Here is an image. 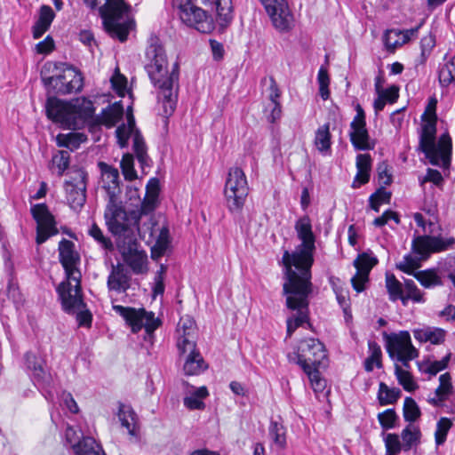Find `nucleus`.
Segmentation results:
<instances>
[{
  "label": "nucleus",
  "mask_w": 455,
  "mask_h": 455,
  "mask_svg": "<svg viewBox=\"0 0 455 455\" xmlns=\"http://www.w3.org/2000/svg\"><path fill=\"white\" fill-rule=\"evenodd\" d=\"M298 238L301 241L292 253L285 251L282 262L284 266V290L289 289L306 295L311 286V267L314 262L315 235L308 216L299 219L295 224Z\"/></svg>",
  "instance_id": "f257e3e1"
},
{
  "label": "nucleus",
  "mask_w": 455,
  "mask_h": 455,
  "mask_svg": "<svg viewBox=\"0 0 455 455\" xmlns=\"http://www.w3.org/2000/svg\"><path fill=\"white\" fill-rule=\"evenodd\" d=\"M148 63L146 71L151 83L157 90V104L162 109L161 115L168 118L176 108L179 93V65L174 63L172 71L168 69V61L163 46L157 39L147 48Z\"/></svg>",
  "instance_id": "f03ea898"
},
{
  "label": "nucleus",
  "mask_w": 455,
  "mask_h": 455,
  "mask_svg": "<svg viewBox=\"0 0 455 455\" xmlns=\"http://www.w3.org/2000/svg\"><path fill=\"white\" fill-rule=\"evenodd\" d=\"M436 105L435 98H430L421 116L419 149L424 153L432 165L448 168L451 164L452 144L449 133H443L436 142Z\"/></svg>",
  "instance_id": "7ed1b4c3"
},
{
  "label": "nucleus",
  "mask_w": 455,
  "mask_h": 455,
  "mask_svg": "<svg viewBox=\"0 0 455 455\" xmlns=\"http://www.w3.org/2000/svg\"><path fill=\"white\" fill-rule=\"evenodd\" d=\"M176 2L182 22L201 33H211L215 26L212 18L198 7V4L215 7L217 22L221 28H225L232 20L231 0H176Z\"/></svg>",
  "instance_id": "20e7f679"
},
{
  "label": "nucleus",
  "mask_w": 455,
  "mask_h": 455,
  "mask_svg": "<svg viewBox=\"0 0 455 455\" xmlns=\"http://www.w3.org/2000/svg\"><path fill=\"white\" fill-rule=\"evenodd\" d=\"M59 254L60 261L65 269L67 281L60 283L57 292L64 310L71 312L83 305L80 285L82 275L77 267L80 257L75 251L74 243L65 238L59 243Z\"/></svg>",
  "instance_id": "39448f33"
},
{
  "label": "nucleus",
  "mask_w": 455,
  "mask_h": 455,
  "mask_svg": "<svg viewBox=\"0 0 455 455\" xmlns=\"http://www.w3.org/2000/svg\"><path fill=\"white\" fill-rule=\"evenodd\" d=\"M92 9L99 7L107 32L120 42L127 39L132 27L128 18V8L124 0H84Z\"/></svg>",
  "instance_id": "423d86ee"
},
{
  "label": "nucleus",
  "mask_w": 455,
  "mask_h": 455,
  "mask_svg": "<svg viewBox=\"0 0 455 455\" xmlns=\"http://www.w3.org/2000/svg\"><path fill=\"white\" fill-rule=\"evenodd\" d=\"M455 244V238H443L440 235H419L412 241V252L405 255L396 267L407 274H413L414 270L420 266V261L427 259L432 253L441 252L451 249Z\"/></svg>",
  "instance_id": "0eeeda50"
},
{
  "label": "nucleus",
  "mask_w": 455,
  "mask_h": 455,
  "mask_svg": "<svg viewBox=\"0 0 455 455\" xmlns=\"http://www.w3.org/2000/svg\"><path fill=\"white\" fill-rule=\"evenodd\" d=\"M104 219L108 230L116 237V241L135 236V228L140 216L135 212H127L121 199L108 201Z\"/></svg>",
  "instance_id": "6e6552de"
},
{
  "label": "nucleus",
  "mask_w": 455,
  "mask_h": 455,
  "mask_svg": "<svg viewBox=\"0 0 455 455\" xmlns=\"http://www.w3.org/2000/svg\"><path fill=\"white\" fill-rule=\"evenodd\" d=\"M52 66V63H48ZM53 69L61 71L48 77H43V83L45 87H52L53 92L58 94H69L78 92L84 85V78L82 74L75 68L65 63H53Z\"/></svg>",
  "instance_id": "1a4fd4ad"
},
{
  "label": "nucleus",
  "mask_w": 455,
  "mask_h": 455,
  "mask_svg": "<svg viewBox=\"0 0 455 455\" xmlns=\"http://www.w3.org/2000/svg\"><path fill=\"white\" fill-rule=\"evenodd\" d=\"M249 194L246 176L240 167L229 169L225 183L224 195L227 206L232 213H240Z\"/></svg>",
  "instance_id": "9d476101"
},
{
  "label": "nucleus",
  "mask_w": 455,
  "mask_h": 455,
  "mask_svg": "<svg viewBox=\"0 0 455 455\" xmlns=\"http://www.w3.org/2000/svg\"><path fill=\"white\" fill-rule=\"evenodd\" d=\"M140 238L151 246L153 259H158L164 255L171 243L167 225H160L154 218H150L140 227L138 224L135 228Z\"/></svg>",
  "instance_id": "9b49d317"
},
{
  "label": "nucleus",
  "mask_w": 455,
  "mask_h": 455,
  "mask_svg": "<svg viewBox=\"0 0 455 455\" xmlns=\"http://www.w3.org/2000/svg\"><path fill=\"white\" fill-rule=\"evenodd\" d=\"M116 134L121 148H126L129 138L132 137V148L141 168L144 169L145 166H149L150 159L147 153V146L141 133L135 127V120L132 114L127 115V124L118 126Z\"/></svg>",
  "instance_id": "f8f14e48"
},
{
  "label": "nucleus",
  "mask_w": 455,
  "mask_h": 455,
  "mask_svg": "<svg viewBox=\"0 0 455 455\" xmlns=\"http://www.w3.org/2000/svg\"><path fill=\"white\" fill-rule=\"evenodd\" d=\"M113 309L125 320L134 333L144 328L146 332L151 335L160 325V321L155 317V314L148 312L144 308L136 309L134 307L114 305Z\"/></svg>",
  "instance_id": "ddd939ff"
},
{
  "label": "nucleus",
  "mask_w": 455,
  "mask_h": 455,
  "mask_svg": "<svg viewBox=\"0 0 455 455\" xmlns=\"http://www.w3.org/2000/svg\"><path fill=\"white\" fill-rule=\"evenodd\" d=\"M313 285L309 291L304 296L298 291L289 289L285 291L283 286V294L286 296V306L291 310H297V315L287 319V337H291L295 330L308 321V297L312 293Z\"/></svg>",
  "instance_id": "4468645a"
},
{
  "label": "nucleus",
  "mask_w": 455,
  "mask_h": 455,
  "mask_svg": "<svg viewBox=\"0 0 455 455\" xmlns=\"http://www.w3.org/2000/svg\"><path fill=\"white\" fill-rule=\"evenodd\" d=\"M116 247L124 261L134 274H142L146 271L148 256L140 249L136 235L116 241Z\"/></svg>",
  "instance_id": "2eb2a0df"
},
{
  "label": "nucleus",
  "mask_w": 455,
  "mask_h": 455,
  "mask_svg": "<svg viewBox=\"0 0 455 455\" xmlns=\"http://www.w3.org/2000/svg\"><path fill=\"white\" fill-rule=\"evenodd\" d=\"M327 355L323 344L316 339H306L300 341L298 347L297 363L304 368L320 366Z\"/></svg>",
  "instance_id": "dca6fc26"
},
{
  "label": "nucleus",
  "mask_w": 455,
  "mask_h": 455,
  "mask_svg": "<svg viewBox=\"0 0 455 455\" xmlns=\"http://www.w3.org/2000/svg\"><path fill=\"white\" fill-rule=\"evenodd\" d=\"M384 338L386 339L387 352L392 360L404 355H407L408 359H415L419 356V352L413 347L408 331H403L399 333L391 334L385 333Z\"/></svg>",
  "instance_id": "f3484780"
},
{
  "label": "nucleus",
  "mask_w": 455,
  "mask_h": 455,
  "mask_svg": "<svg viewBox=\"0 0 455 455\" xmlns=\"http://www.w3.org/2000/svg\"><path fill=\"white\" fill-rule=\"evenodd\" d=\"M177 347L180 355L188 354L183 365V371L186 375H199L207 369V364L196 349L194 339L180 340L177 342Z\"/></svg>",
  "instance_id": "a211bd4d"
},
{
  "label": "nucleus",
  "mask_w": 455,
  "mask_h": 455,
  "mask_svg": "<svg viewBox=\"0 0 455 455\" xmlns=\"http://www.w3.org/2000/svg\"><path fill=\"white\" fill-rule=\"evenodd\" d=\"M31 213L36 221V243L41 244L49 237L58 233L54 217L44 204H37L31 207Z\"/></svg>",
  "instance_id": "6ab92c4d"
},
{
  "label": "nucleus",
  "mask_w": 455,
  "mask_h": 455,
  "mask_svg": "<svg viewBox=\"0 0 455 455\" xmlns=\"http://www.w3.org/2000/svg\"><path fill=\"white\" fill-rule=\"evenodd\" d=\"M273 27L280 33H288L295 27V19L287 0L265 9Z\"/></svg>",
  "instance_id": "aec40b11"
},
{
  "label": "nucleus",
  "mask_w": 455,
  "mask_h": 455,
  "mask_svg": "<svg viewBox=\"0 0 455 455\" xmlns=\"http://www.w3.org/2000/svg\"><path fill=\"white\" fill-rule=\"evenodd\" d=\"M377 263L378 259L367 252L359 254L354 260V266L356 268V273L351 278V283L357 292H361L364 290V284L369 280V274Z\"/></svg>",
  "instance_id": "412c9836"
},
{
  "label": "nucleus",
  "mask_w": 455,
  "mask_h": 455,
  "mask_svg": "<svg viewBox=\"0 0 455 455\" xmlns=\"http://www.w3.org/2000/svg\"><path fill=\"white\" fill-rule=\"evenodd\" d=\"M85 180L86 174L79 171L76 172V183L73 181H66L65 183L68 203L75 211L81 209L86 201Z\"/></svg>",
  "instance_id": "4be33fe9"
},
{
  "label": "nucleus",
  "mask_w": 455,
  "mask_h": 455,
  "mask_svg": "<svg viewBox=\"0 0 455 455\" xmlns=\"http://www.w3.org/2000/svg\"><path fill=\"white\" fill-rule=\"evenodd\" d=\"M98 165L101 172L102 188L107 193L108 202L120 199L122 190L118 170L103 162H100Z\"/></svg>",
  "instance_id": "5701e85b"
},
{
  "label": "nucleus",
  "mask_w": 455,
  "mask_h": 455,
  "mask_svg": "<svg viewBox=\"0 0 455 455\" xmlns=\"http://www.w3.org/2000/svg\"><path fill=\"white\" fill-rule=\"evenodd\" d=\"M46 115L49 119L61 125L73 129V117L70 116L68 102H64L55 97H49L45 105Z\"/></svg>",
  "instance_id": "b1692460"
},
{
  "label": "nucleus",
  "mask_w": 455,
  "mask_h": 455,
  "mask_svg": "<svg viewBox=\"0 0 455 455\" xmlns=\"http://www.w3.org/2000/svg\"><path fill=\"white\" fill-rule=\"evenodd\" d=\"M70 116L73 117L72 126L76 129L81 123L92 117L94 114L93 104L90 100L78 98L68 102Z\"/></svg>",
  "instance_id": "393cba45"
},
{
  "label": "nucleus",
  "mask_w": 455,
  "mask_h": 455,
  "mask_svg": "<svg viewBox=\"0 0 455 455\" xmlns=\"http://www.w3.org/2000/svg\"><path fill=\"white\" fill-rule=\"evenodd\" d=\"M131 275L128 270L121 263L112 264L111 271L108 277V288L116 292H125L130 288Z\"/></svg>",
  "instance_id": "a878e982"
},
{
  "label": "nucleus",
  "mask_w": 455,
  "mask_h": 455,
  "mask_svg": "<svg viewBox=\"0 0 455 455\" xmlns=\"http://www.w3.org/2000/svg\"><path fill=\"white\" fill-rule=\"evenodd\" d=\"M55 13L51 6L42 5L39 9V17L32 28L33 37L40 38L51 27Z\"/></svg>",
  "instance_id": "bb28decb"
},
{
  "label": "nucleus",
  "mask_w": 455,
  "mask_h": 455,
  "mask_svg": "<svg viewBox=\"0 0 455 455\" xmlns=\"http://www.w3.org/2000/svg\"><path fill=\"white\" fill-rule=\"evenodd\" d=\"M350 141L356 150H371L374 148V143L370 141V136L366 129V124H356L350 126Z\"/></svg>",
  "instance_id": "cd10ccee"
},
{
  "label": "nucleus",
  "mask_w": 455,
  "mask_h": 455,
  "mask_svg": "<svg viewBox=\"0 0 455 455\" xmlns=\"http://www.w3.org/2000/svg\"><path fill=\"white\" fill-rule=\"evenodd\" d=\"M356 169L357 173L352 184L355 188L369 182L371 169V157L369 154H359L356 156Z\"/></svg>",
  "instance_id": "c85d7f7f"
},
{
  "label": "nucleus",
  "mask_w": 455,
  "mask_h": 455,
  "mask_svg": "<svg viewBox=\"0 0 455 455\" xmlns=\"http://www.w3.org/2000/svg\"><path fill=\"white\" fill-rule=\"evenodd\" d=\"M76 455H106L102 446L93 437H83L79 443L75 445Z\"/></svg>",
  "instance_id": "c756f323"
},
{
  "label": "nucleus",
  "mask_w": 455,
  "mask_h": 455,
  "mask_svg": "<svg viewBox=\"0 0 455 455\" xmlns=\"http://www.w3.org/2000/svg\"><path fill=\"white\" fill-rule=\"evenodd\" d=\"M188 393L189 395L184 397V405L189 410H204L205 403L203 402V399L209 395L207 387L203 386Z\"/></svg>",
  "instance_id": "7c9ffc66"
},
{
  "label": "nucleus",
  "mask_w": 455,
  "mask_h": 455,
  "mask_svg": "<svg viewBox=\"0 0 455 455\" xmlns=\"http://www.w3.org/2000/svg\"><path fill=\"white\" fill-rule=\"evenodd\" d=\"M124 107L121 103L116 102L102 110L100 121L102 124L112 127L122 118Z\"/></svg>",
  "instance_id": "2f4dec72"
},
{
  "label": "nucleus",
  "mask_w": 455,
  "mask_h": 455,
  "mask_svg": "<svg viewBox=\"0 0 455 455\" xmlns=\"http://www.w3.org/2000/svg\"><path fill=\"white\" fill-rule=\"evenodd\" d=\"M331 136L329 124H324L315 132L314 143L318 151L323 155H327L330 153L331 145Z\"/></svg>",
  "instance_id": "473e14b6"
},
{
  "label": "nucleus",
  "mask_w": 455,
  "mask_h": 455,
  "mask_svg": "<svg viewBox=\"0 0 455 455\" xmlns=\"http://www.w3.org/2000/svg\"><path fill=\"white\" fill-rule=\"evenodd\" d=\"M386 287L392 301L401 299L403 305L407 303V298H404L402 283L393 274H386Z\"/></svg>",
  "instance_id": "72a5a7b5"
},
{
  "label": "nucleus",
  "mask_w": 455,
  "mask_h": 455,
  "mask_svg": "<svg viewBox=\"0 0 455 455\" xmlns=\"http://www.w3.org/2000/svg\"><path fill=\"white\" fill-rule=\"evenodd\" d=\"M118 418L123 427H124L131 435H135V426L137 416L134 411L128 405L120 403Z\"/></svg>",
  "instance_id": "f704fd0d"
},
{
  "label": "nucleus",
  "mask_w": 455,
  "mask_h": 455,
  "mask_svg": "<svg viewBox=\"0 0 455 455\" xmlns=\"http://www.w3.org/2000/svg\"><path fill=\"white\" fill-rule=\"evenodd\" d=\"M27 368L32 371L37 381H47L48 375L42 366V361L35 354L28 352L25 355Z\"/></svg>",
  "instance_id": "c9c22d12"
},
{
  "label": "nucleus",
  "mask_w": 455,
  "mask_h": 455,
  "mask_svg": "<svg viewBox=\"0 0 455 455\" xmlns=\"http://www.w3.org/2000/svg\"><path fill=\"white\" fill-rule=\"evenodd\" d=\"M401 395V390L397 387L390 388L384 382L379 385L378 400L381 406L394 404Z\"/></svg>",
  "instance_id": "e433bc0d"
},
{
  "label": "nucleus",
  "mask_w": 455,
  "mask_h": 455,
  "mask_svg": "<svg viewBox=\"0 0 455 455\" xmlns=\"http://www.w3.org/2000/svg\"><path fill=\"white\" fill-rule=\"evenodd\" d=\"M368 348L370 355L366 358L364 362L365 371L368 372L372 371L374 366H376L379 369L382 368V352L380 347L378 345L376 341L369 340Z\"/></svg>",
  "instance_id": "4c0bfd02"
},
{
  "label": "nucleus",
  "mask_w": 455,
  "mask_h": 455,
  "mask_svg": "<svg viewBox=\"0 0 455 455\" xmlns=\"http://www.w3.org/2000/svg\"><path fill=\"white\" fill-rule=\"evenodd\" d=\"M403 440V449L404 451L411 450L413 446L419 443L421 433L419 427L409 424L401 434Z\"/></svg>",
  "instance_id": "58836bf2"
},
{
  "label": "nucleus",
  "mask_w": 455,
  "mask_h": 455,
  "mask_svg": "<svg viewBox=\"0 0 455 455\" xmlns=\"http://www.w3.org/2000/svg\"><path fill=\"white\" fill-rule=\"evenodd\" d=\"M414 277L420 283L423 287L427 289L442 284L440 276L433 269L416 272L414 273Z\"/></svg>",
  "instance_id": "ea45409f"
},
{
  "label": "nucleus",
  "mask_w": 455,
  "mask_h": 455,
  "mask_svg": "<svg viewBox=\"0 0 455 455\" xmlns=\"http://www.w3.org/2000/svg\"><path fill=\"white\" fill-rule=\"evenodd\" d=\"M268 431L273 443L279 449H284L286 446V429L283 425L277 421H271Z\"/></svg>",
  "instance_id": "a19ab883"
},
{
  "label": "nucleus",
  "mask_w": 455,
  "mask_h": 455,
  "mask_svg": "<svg viewBox=\"0 0 455 455\" xmlns=\"http://www.w3.org/2000/svg\"><path fill=\"white\" fill-rule=\"evenodd\" d=\"M319 367L320 366L309 367L307 365L306 367L302 368L304 372L308 377L311 387L315 393L322 392L326 386L325 379L321 378L320 371L318 370Z\"/></svg>",
  "instance_id": "79ce46f5"
},
{
  "label": "nucleus",
  "mask_w": 455,
  "mask_h": 455,
  "mask_svg": "<svg viewBox=\"0 0 455 455\" xmlns=\"http://www.w3.org/2000/svg\"><path fill=\"white\" fill-rule=\"evenodd\" d=\"M395 374L399 384L403 386L404 390L411 392L418 387V385L413 380L411 374L408 371L402 369V367L397 363L395 364Z\"/></svg>",
  "instance_id": "37998d69"
},
{
  "label": "nucleus",
  "mask_w": 455,
  "mask_h": 455,
  "mask_svg": "<svg viewBox=\"0 0 455 455\" xmlns=\"http://www.w3.org/2000/svg\"><path fill=\"white\" fill-rule=\"evenodd\" d=\"M438 76L442 86H448L455 81V56L440 68Z\"/></svg>",
  "instance_id": "c03bdc74"
},
{
  "label": "nucleus",
  "mask_w": 455,
  "mask_h": 455,
  "mask_svg": "<svg viewBox=\"0 0 455 455\" xmlns=\"http://www.w3.org/2000/svg\"><path fill=\"white\" fill-rule=\"evenodd\" d=\"M196 330V323L189 316L181 317L178 324L177 331L180 333L178 341L182 339H193Z\"/></svg>",
  "instance_id": "a18cd8bd"
},
{
  "label": "nucleus",
  "mask_w": 455,
  "mask_h": 455,
  "mask_svg": "<svg viewBox=\"0 0 455 455\" xmlns=\"http://www.w3.org/2000/svg\"><path fill=\"white\" fill-rule=\"evenodd\" d=\"M384 44L388 52H394L396 48L403 45L402 43L401 30L387 29L383 36Z\"/></svg>",
  "instance_id": "49530a36"
},
{
  "label": "nucleus",
  "mask_w": 455,
  "mask_h": 455,
  "mask_svg": "<svg viewBox=\"0 0 455 455\" xmlns=\"http://www.w3.org/2000/svg\"><path fill=\"white\" fill-rule=\"evenodd\" d=\"M88 234L106 251H113L114 245L109 237L106 236L100 227L93 223L89 228Z\"/></svg>",
  "instance_id": "de8ad7c7"
},
{
  "label": "nucleus",
  "mask_w": 455,
  "mask_h": 455,
  "mask_svg": "<svg viewBox=\"0 0 455 455\" xmlns=\"http://www.w3.org/2000/svg\"><path fill=\"white\" fill-rule=\"evenodd\" d=\"M453 393V386L451 383V374L445 372L441 374L439 377V386L435 391V395L436 396H441L444 400H447L448 397Z\"/></svg>",
  "instance_id": "09e8293b"
},
{
  "label": "nucleus",
  "mask_w": 455,
  "mask_h": 455,
  "mask_svg": "<svg viewBox=\"0 0 455 455\" xmlns=\"http://www.w3.org/2000/svg\"><path fill=\"white\" fill-rule=\"evenodd\" d=\"M421 415L420 410L411 397H406L403 403V418L411 424L416 421Z\"/></svg>",
  "instance_id": "8fccbe9b"
},
{
  "label": "nucleus",
  "mask_w": 455,
  "mask_h": 455,
  "mask_svg": "<svg viewBox=\"0 0 455 455\" xmlns=\"http://www.w3.org/2000/svg\"><path fill=\"white\" fill-rule=\"evenodd\" d=\"M452 426V422L450 419L443 417L436 424V430L435 432V440L436 445H442L445 440L449 430Z\"/></svg>",
  "instance_id": "3c124183"
},
{
  "label": "nucleus",
  "mask_w": 455,
  "mask_h": 455,
  "mask_svg": "<svg viewBox=\"0 0 455 455\" xmlns=\"http://www.w3.org/2000/svg\"><path fill=\"white\" fill-rule=\"evenodd\" d=\"M120 164L125 180H132L137 179V172L134 170V160L132 155L129 153L124 155Z\"/></svg>",
  "instance_id": "603ef678"
},
{
  "label": "nucleus",
  "mask_w": 455,
  "mask_h": 455,
  "mask_svg": "<svg viewBox=\"0 0 455 455\" xmlns=\"http://www.w3.org/2000/svg\"><path fill=\"white\" fill-rule=\"evenodd\" d=\"M317 81L319 84V93L323 100H327L330 97L329 84L330 78L327 69L320 68L317 75Z\"/></svg>",
  "instance_id": "864d4df0"
},
{
  "label": "nucleus",
  "mask_w": 455,
  "mask_h": 455,
  "mask_svg": "<svg viewBox=\"0 0 455 455\" xmlns=\"http://www.w3.org/2000/svg\"><path fill=\"white\" fill-rule=\"evenodd\" d=\"M70 155L66 150H60L52 157V164L58 169V175L61 176L69 166Z\"/></svg>",
  "instance_id": "5fc2aeb1"
},
{
  "label": "nucleus",
  "mask_w": 455,
  "mask_h": 455,
  "mask_svg": "<svg viewBox=\"0 0 455 455\" xmlns=\"http://www.w3.org/2000/svg\"><path fill=\"white\" fill-rule=\"evenodd\" d=\"M378 419L383 429H391L395 427L397 415L394 409H387L378 414Z\"/></svg>",
  "instance_id": "6e6d98bb"
},
{
  "label": "nucleus",
  "mask_w": 455,
  "mask_h": 455,
  "mask_svg": "<svg viewBox=\"0 0 455 455\" xmlns=\"http://www.w3.org/2000/svg\"><path fill=\"white\" fill-rule=\"evenodd\" d=\"M384 441L387 455H397L401 451L402 444L396 434H387Z\"/></svg>",
  "instance_id": "4d7b16f0"
},
{
  "label": "nucleus",
  "mask_w": 455,
  "mask_h": 455,
  "mask_svg": "<svg viewBox=\"0 0 455 455\" xmlns=\"http://www.w3.org/2000/svg\"><path fill=\"white\" fill-rule=\"evenodd\" d=\"M157 198L154 195L146 194L141 202L140 212L137 214L140 217V215H147L152 212L156 207Z\"/></svg>",
  "instance_id": "13d9d810"
},
{
  "label": "nucleus",
  "mask_w": 455,
  "mask_h": 455,
  "mask_svg": "<svg viewBox=\"0 0 455 455\" xmlns=\"http://www.w3.org/2000/svg\"><path fill=\"white\" fill-rule=\"evenodd\" d=\"M378 179L381 186H388L392 183V176L388 172V165L386 162H381L377 167Z\"/></svg>",
  "instance_id": "bf43d9fd"
},
{
  "label": "nucleus",
  "mask_w": 455,
  "mask_h": 455,
  "mask_svg": "<svg viewBox=\"0 0 455 455\" xmlns=\"http://www.w3.org/2000/svg\"><path fill=\"white\" fill-rule=\"evenodd\" d=\"M267 118L270 123H275L281 117L282 107L280 103H268L265 108Z\"/></svg>",
  "instance_id": "052dcab7"
},
{
  "label": "nucleus",
  "mask_w": 455,
  "mask_h": 455,
  "mask_svg": "<svg viewBox=\"0 0 455 455\" xmlns=\"http://www.w3.org/2000/svg\"><path fill=\"white\" fill-rule=\"evenodd\" d=\"M111 84L113 89L116 92L119 96H124L126 91L127 80L120 74H116L111 78Z\"/></svg>",
  "instance_id": "680f3d73"
},
{
  "label": "nucleus",
  "mask_w": 455,
  "mask_h": 455,
  "mask_svg": "<svg viewBox=\"0 0 455 455\" xmlns=\"http://www.w3.org/2000/svg\"><path fill=\"white\" fill-rule=\"evenodd\" d=\"M378 95L386 100L387 103L393 104L399 97V87L393 84L387 89H382Z\"/></svg>",
  "instance_id": "e2e57ef3"
},
{
  "label": "nucleus",
  "mask_w": 455,
  "mask_h": 455,
  "mask_svg": "<svg viewBox=\"0 0 455 455\" xmlns=\"http://www.w3.org/2000/svg\"><path fill=\"white\" fill-rule=\"evenodd\" d=\"M394 220L396 224L400 222L398 215L391 211L387 210L383 214L373 220V225L378 228L385 226L389 220Z\"/></svg>",
  "instance_id": "0e129e2a"
},
{
  "label": "nucleus",
  "mask_w": 455,
  "mask_h": 455,
  "mask_svg": "<svg viewBox=\"0 0 455 455\" xmlns=\"http://www.w3.org/2000/svg\"><path fill=\"white\" fill-rule=\"evenodd\" d=\"M65 436L67 442L71 445L73 451H75V445L79 443L82 441V438L84 437L80 431H76L72 427H68L65 431Z\"/></svg>",
  "instance_id": "69168bd1"
},
{
  "label": "nucleus",
  "mask_w": 455,
  "mask_h": 455,
  "mask_svg": "<svg viewBox=\"0 0 455 455\" xmlns=\"http://www.w3.org/2000/svg\"><path fill=\"white\" fill-rule=\"evenodd\" d=\"M451 355V354L449 353L442 360L431 363L427 369V372L430 373L431 375H435L439 371L447 368Z\"/></svg>",
  "instance_id": "338daca9"
},
{
  "label": "nucleus",
  "mask_w": 455,
  "mask_h": 455,
  "mask_svg": "<svg viewBox=\"0 0 455 455\" xmlns=\"http://www.w3.org/2000/svg\"><path fill=\"white\" fill-rule=\"evenodd\" d=\"M445 331L440 328L428 327V338L427 342L435 345L441 344L444 341Z\"/></svg>",
  "instance_id": "774afa93"
}]
</instances>
